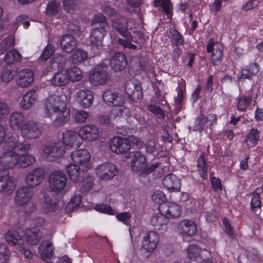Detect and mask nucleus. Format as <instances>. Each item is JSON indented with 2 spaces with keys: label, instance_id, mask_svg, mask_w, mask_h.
I'll list each match as a JSON object with an SVG mask.
<instances>
[{
  "label": "nucleus",
  "instance_id": "nucleus-13",
  "mask_svg": "<svg viewBox=\"0 0 263 263\" xmlns=\"http://www.w3.org/2000/svg\"><path fill=\"white\" fill-rule=\"evenodd\" d=\"M33 195L32 191L27 187H22L16 191L14 200L18 205L31 206L32 208L30 212H32L35 210V206L31 201Z\"/></svg>",
  "mask_w": 263,
  "mask_h": 263
},
{
  "label": "nucleus",
  "instance_id": "nucleus-47",
  "mask_svg": "<svg viewBox=\"0 0 263 263\" xmlns=\"http://www.w3.org/2000/svg\"><path fill=\"white\" fill-rule=\"evenodd\" d=\"M41 206L42 211L45 214L53 212L56 209L55 203L45 195L44 196V201L41 204Z\"/></svg>",
  "mask_w": 263,
  "mask_h": 263
},
{
  "label": "nucleus",
  "instance_id": "nucleus-39",
  "mask_svg": "<svg viewBox=\"0 0 263 263\" xmlns=\"http://www.w3.org/2000/svg\"><path fill=\"white\" fill-rule=\"evenodd\" d=\"M41 237L40 232L37 230H32L31 229H28L26 231L25 234V239L27 243L29 245H37Z\"/></svg>",
  "mask_w": 263,
  "mask_h": 263
},
{
  "label": "nucleus",
  "instance_id": "nucleus-2",
  "mask_svg": "<svg viewBox=\"0 0 263 263\" xmlns=\"http://www.w3.org/2000/svg\"><path fill=\"white\" fill-rule=\"evenodd\" d=\"M64 95H50L44 102V113L55 126H61L70 118V109L67 107Z\"/></svg>",
  "mask_w": 263,
  "mask_h": 263
},
{
  "label": "nucleus",
  "instance_id": "nucleus-27",
  "mask_svg": "<svg viewBox=\"0 0 263 263\" xmlns=\"http://www.w3.org/2000/svg\"><path fill=\"white\" fill-rule=\"evenodd\" d=\"M164 186L170 192L179 191L181 180L176 175L171 174L164 177L163 180Z\"/></svg>",
  "mask_w": 263,
  "mask_h": 263
},
{
  "label": "nucleus",
  "instance_id": "nucleus-56",
  "mask_svg": "<svg viewBox=\"0 0 263 263\" xmlns=\"http://www.w3.org/2000/svg\"><path fill=\"white\" fill-rule=\"evenodd\" d=\"M54 52V46L52 44H48L42 52L39 60L42 62L46 61L53 54Z\"/></svg>",
  "mask_w": 263,
  "mask_h": 263
},
{
  "label": "nucleus",
  "instance_id": "nucleus-14",
  "mask_svg": "<svg viewBox=\"0 0 263 263\" xmlns=\"http://www.w3.org/2000/svg\"><path fill=\"white\" fill-rule=\"evenodd\" d=\"M44 171L40 167L29 171L25 176V183L27 187L33 189L37 186L44 180Z\"/></svg>",
  "mask_w": 263,
  "mask_h": 263
},
{
  "label": "nucleus",
  "instance_id": "nucleus-61",
  "mask_svg": "<svg viewBox=\"0 0 263 263\" xmlns=\"http://www.w3.org/2000/svg\"><path fill=\"white\" fill-rule=\"evenodd\" d=\"M131 217L129 212H121L116 215V218L125 225H129Z\"/></svg>",
  "mask_w": 263,
  "mask_h": 263
},
{
  "label": "nucleus",
  "instance_id": "nucleus-58",
  "mask_svg": "<svg viewBox=\"0 0 263 263\" xmlns=\"http://www.w3.org/2000/svg\"><path fill=\"white\" fill-rule=\"evenodd\" d=\"M59 8L60 5L57 2H49L47 6V14L51 16L55 15L58 13Z\"/></svg>",
  "mask_w": 263,
  "mask_h": 263
},
{
  "label": "nucleus",
  "instance_id": "nucleus-32",
  "mask_svg": "<svg viewBox=\"0 0 263 263\" xmlns=\"http://www.w3.org/2000/svg\"><path fill=\"white\" fill-rule=\"evenodd\" d=\"M76 40L71 35L65 34L60 40V46L66 52H70L77 46Z\"/></svg>",
  "mask_w": 263,
  "mask_h": 263
},
{
  "label": "nucleus",
  "instance_id": "nucleus-25",
  "mask_svg": "<svg viewBox=\"0 0 263 263\" xmlns=\"http://www.w3.org/2000/svg\"><path fill=\"white\" fill-rule=\"evenodd\" d=\"M112 26L123 37L128 40L133 39V36L127 30V22L124 17L119 16L118 18L113 19Z\"/></svg>",
  "mask_w": 263,
  "mask_h": 263
},
{
  "label": "nucleus",
  "instance_id": "nucleus-17",
  "mask_svg": "<svg viewBox=\"0 0 263 263\" xmlns=\"http://www.w3.org/2000/svg\"><path fill=\"white\" fill-rule=\"evenodd\" d=\"M217 122L216 116L215 114H209L207 116L201 115L195 120L193 128L194 131L201 132L205 127L211 128Z\"/></svg>",
  "mask_w": 263,
  "mask_h": 263
},
{
  "label": "nucleus",
  "instance_id": "nucleus-64",
  "mask_svg": "<svg viewBox=\"0 0 263 263\" xmlns=\"http://www.w3.org/2000/svg\"><path fill=\"white\" fill-rule=\"evenodd\" d=\"M82 197L80 195H74L68 202L67 207L73 209L79 206L81 202Z\"/></svg>",
  "mask_w": 263,
  "mask_h": 263
},
{
  "label": "nucleus",
  "instance_id": "nucleus-52",
  "mask_svg": "<svg viewBox=\"0 0 263 263\" xmlns=\"http://www.w3.org/2000/svg\"><path fill=\"white\" fill-rule=\"evenodd\" d=\"M93 182L90 176L85 177L80 184V190L82 193H86L91 190Z\"/></svg>",
  "mask_w": 263,
  "mask_h": 263
},
{
  "label": "nucleus",
  "instance_id": "nucleus-50",
  "mask_svg": "<svg viewBox=\"0 0 263 263\" xmlns=\"http://www.w3.org/2000/svg\"><path fill=\"white\" fill-rule=\"evenodd\" d=\"M65 62V58L60 54L55 55L50 60V67L53 70L62 68Z\"/></svg>",
  "mask_w": 263,
  "mask_h": 263
},
{
  "label": "nucleus",
  "instance_id": "nucleus-33",
  "mask_svg": "<svg viewBox=\"0 0 263 263\" xmlns=\"http://www.w3.org/2000/svg\"><path fill=\"white\" fill-rule=\"evenodd\" d=\"M259 70V66L257 64L253 63L249 66H245L240 70L239 79H251L253 75H256Z\"/></svg>",
  "mask_w": 263,
  "mask_h": 263
},
{
  "label": "nucleus",
  "instance_id": "nucleus-21",
  "mask_svg": "<svg viewBox=\"0 0 263 263\" xmlns=\"http://www.w3.org/2000/svg\"><path fill=\"white\" fill-rule=\"evenodd\" d=\"M159 210L168 220L170 218H175L179 217L181 213V207L178 204L173 202H165L159 205Z\"/></svg>",
  "mask_w": 263,
  "mask_h": 263
},
{
  "label": "nucleus",
  "instance_id": "nucleus-4",
  "mask_svg": "<svg viewBox=\"0 0 263 263\" xmlns=\"http://www.w3.org/2000/svg\"><path fill=\"white\" fill-rule=\"evenodd\" d=\"M132 170L136 173L146 174L151 173L157 168V164H153L149 168L147 167L146 159L143 154L139 151H135L130 153Z\"/></svg>",
  "mask_w": 263,
  "mask_h": 263
},
{
  "label": "nucleus",
  "instance_id": "nucleus-26",
  "mask_svg": "<svg viewBox=\"0 0 263 263\" xmlns=\"http://www.w3.org/2000/svg\"><path fill=\"white\" fill-rule=\"evenodd\" d=\"M107 28L103 26L92 30L90 35V41L93 46L99 48L102 46L103 39L107 32Z\"/></svg>",
  "mask_w": 263,
  "mask_h": 263
},
{
  "label": "nucleus",
  "instance_id": "nucleus-40",
  "mask_svg": "<svg viewBox=\"0 0 263 263\" xmlns=\"http://www.w3.org/2000/svg\"><path fill=\"white\" fill-rule=\"evenodd\" d=\"M22 59V55L16 49H13L5 54L4 59L8 65H12L19 62Z\"/></svg>",
  "mask_w": 263,
  "mask_h": 263
},
{
  "label": "nucleus",
  "instance_id": "nucleus-7",
  "mask_svg": "<svg viewBox=\"0 0 263 263\" xmlns=\"http://www.w3.org/2000/svg\"><path fill=\"white\" fill-rule=\"evenodd\" d=\"M160 242L159 234L151 231L144 234L141 240V250L145 253L151 254L158 247Z\"/></svg>",
  "mask_w": 263,
  "mask_h": 263
},
{
  "label": "nucleus",
  "instance_id": "nucleus-12",
  "mask_svg": "<svg viewBox=\"0 0 263 263\" xmlns=\"http://www.w3.org/2000/svg\"><path fill=\"white\" fill-rule=\"evenodd\" d=\"M101 135V132L97 126L93 124H86L81 126L79 130V136L81 140L87 142L97 140Z\"/></svg>",
  "mask_w": 263,
  "mask_h": 263
},
{
  "label": "nucleus",
  "instance_id": "nucleus-41",
  "mask_svg": "<svg viewBox=\"0 0 263 263\" xmlns=\"http://www.w3.org/2000/svg\"><path fill=\"white\" fill-rule=\"evenodd\" d=\"M259 138V132L252 128L247 134L245 142L249 147H253L257 143Z\"/></svg>",
  "mask_w": 263,
  "mask_h": 263
},
{
  "label": "nucleus",
  "instance_id": "nucleus-11",
  "mask_svg": "<svg viewBox=\"0 0 263 263\" xmlns=\"http://www.w3.org/2000/svg\"><path fill=\"white\" fill-rule=\"evenodd\" d=\"M97 177L101 180H109L118 174V168L115 164L106 162L98 165L95 169Z\"/></svg>",
  "mask_w": 263,
  "mask_h": 263
},
{
  "label": "nucleus",
  "instance_id": "nucleus-55",
  "mask_svg": "<svg viewBox=\"0 0 263 263\" xmlns=\"http://www.w3.org/2000/svg\"><path fill=\"white\" fill-rule=\"evenodd\" d=\"M10 112L9 105L4 101H0V122L6 119Z\"/></svg>",
  "mask_w": 263,
  "mask_h": 263
},
{
  "label": "nucleus",
  "instance_id": "nucleus-20",
  "mask_svg": "<svg viewBox=\"0 0 263 263\" xmlns=\"http://www.w3.org/2000/svg\"><path fill=\"white\" fill-rule=\"evenodd\" d=\"M21 136L25 139H36L41 135V131L34 122L28 121L20 130Z\"/></svg>",
  "mask_w": 263,
  "mask_h": 263
},
{
  "label": "nucleus",
  "instance_id": "nucleus-44",
  "mask_svg": "<svg viewBox=\"0 0 263 263\" xmlns=\"http://www.w3.org/2000/svg\"><path fill=\"white\" fill-rule=\"evenodd\" d=\"M167 33L168 37L176 46L183 45L184 43L183 37L177 30L171 29L167 32Z\"/></svg>",
  "mask_w": 263,
  "mask_h": 263
},
{
  "label": "nucleus",
  "instance_id": "nucleus-23",
  "mask_svg": "<svg viewBox=\"0 0 263 263\" xmlns=\"http://www.w3.org/2000/svg\"><path fill=\"white\" fill-rule=\"evenodd\" d=\"M28 121L25 115L19 111L12 112L9 119L10 127L13 130H20Z\"/></svg>",
  "mask_w": 263,
  "mask_h": 263
},
{
  "label": "nucleus",
  "instance_id": "nucleus-45",
  "mask_svg": "<svg viewBox=\"0 0 263 263\" xmlns=\"http://www.w3.org/2000/svg\"><path fill=\"white\" fill-rule=\"evenodd\" d=\"M252 98L250 96L240 97L237 101V109L240 111H245L251 106Z\"/></svg>",
  "mask_w": 263,
  "mask_h": 263
},
{
  "label": "nucleus",
  "instance_id": "nucleus-60",
  "mask_svg": "<svg viewBox=\"0 0 263 263\" xmlns=\"http://www.w3.org/2000/svg\"><path fill=\"white\" fill-rule=\"evenodd\" d=\"M92 25L99 24L100 27L104 26V27H108V24L106 22V17L101 14H98L93 16L91 20Z\"/></svg>",
  "mask_w": 263,
  "mask_h": 263
},
{
  "label": "nucleus",
  "instance_id": "nucleus-57",
  "mask_svg": "<svg viewBox=\"0 0 263 263\" xmlns=\"http://www.w3.org/2000/svg\"><path fill=\"white\" fill-rule=\"evenodd\" d=\"M89 117V114L84 110H77L74 113V118L76 122L83 123Z\"/></svg>",
  "mask_w": 263,
  "mask_h": 263
},
{
  "label": "nucleus",
  "instance_id": "nucleus-48",
  "mask_svg": "<svg viewBox=\"0 0 263 263\" xmlns=\"http://www.w3.org/2000/svg\"><path fill=\"white\" fill-rule=\"evenodd\" d=\"M155 6H161L168 17L172 16V5L170 0H155Z\"/></svg>",
  "mask_w": 263,
  "mask_h": 263
},
{
  "label": "nucleus",
  "instance_id": "nucleus-34",
  "mask_svg": "<svg viewBox=\"0 0 263 263\" xmlns=\"http://www.w3.org/2000/svg\"><path fill=\"white\" fill-rule=\"evenodd\" d=\"M69 83L77 82L81 80L84 77V72L77 66H72L70 68L65 69Z\"/></svg>",
  "mask_w": 263,
  "mask_h": 263
},
{
  "label": "nucleus",
  "instance_id": "nucleus-18",
  "mask_svg": "<svg viewBox=\"0 0 263 263\" xmlns=\"http://www.w3.org/2000/svg\"><path fill=\"white\" fill-rule=\"evenodd\" d=\"M34 81L33 71L28 68L21 70L17 73L16 83L18 86L22 88L29 87Z\"/></svg>",
  "mask_w": 263,
  "mask_h": 263
},
{
  "label": "nucleus",
  "instance_id": "nucleus-28",
  "mask_svg": "<svg viewBox=\"0 0 263 263\" xmlns=\"http://www.w3.org/2000/svg\"><path fill=\"white\" fill-rule=\"evenodd\" d=\"M37 99V94L35 90L31 89L26 92L20 102V106L23 109L30 108Z\"/></svg>",
  "mask_w": 263,
  "mask_h": 263
},
{
  "label": "nucleus",
  "instance_id": "nucleus-5",
  "mask_svg": "<svg viewBox=\"0 0 263 263\" xmlns=\"http://www.w3.org/2000/svg\"><path fill=\"white\" fill-rule=\"evenodd\" d=\"M108 68L104 63L99 64L91 71L89 77L90 84L95 86L105 85L110 80Z\"/></svg>",
  "mask_w": 263,
  "mask_h": 263
},
{
  "label": "nucleus",
  "instance_id": "nucleus-51",
  "mask_svg": "<svg viewBox=\"0 0 263 263\" xmlns=\"http://www.w3.org/2000/svg\"><path fill=\"white\" fill-rule=\"evenodd\" d=\"M15 40L13 36H9L5 38L0 44V55L7 51L9 48L14 47Z\"/></svg>",
  "mask_w": 263,
  "mask_h": 263
},
{
  "label": "nucleus",
  "instance_id": "nucleus-30",
  "mask_svg": "<svg viewBox=\"0 0 263 263\" xmlns=\"http://www.w3.org/2000/svg\"><path fill=\"white\" fill-rule=\"evenodd\" d=\"M169 222L168 218L160 212L154 214L151 218L150 223L157 230H165Z\"/></svg>",
  "mask_w": 263,
  "mask_h": 263
},
{
  "label": "nucleus",
  "instance_id": "nucleus-10",
  "mask_svg": "<svg viewBox=\"0 0 263 263\" xmlns=\"http://www.w3.org/2000/svg\"><path fill=\"white\" fill-rule=\"evenodd\" d=\"M67 180L63 172L55 171L51 173L48 178L50 190L54 192H61L65 187Z\"/></svg>",
  "mask_w": 263,
  "mask_h": 263
},
{
  "label": "nucleus",
  "instance_id": "nucleus-6",
  "mask_svg": "<svg viewBox=\"0 0 263 263\" xmlns=\"http://www.w3.org/2000/svg\"><path fill=\"white\" fill-rule=\"evenodd\" d=\"M65 153L60 142L45 144L42 149V156L48 161H54L62 158Z\"/></svg>",
  "mask_w": 263,
  "mask_h": 263
},
{
  "label": "nucleus",
  "instance_id": "nucleus-19",
  "mask_svg": "<svg viewBox=\"0 0 263 263\" xmlns=\"http://www.w3.org/2000/svg\"><path fill=\"white\" fill-rule=\"evenodd\" d=\"M62 144L70 147H79L82 143L79 136V132L73 130H67L62 133Z\"/></svg>",
  "mask_w": 263,
  "mask_h": 263
},
{
  "label": "nucleus",
  "instance_id": "nucleus-29",
  "mask_svg": "<svg viewBox=\"0 0 263 263\" xmlns=\"http://www.w3.org/2000/svg\"><path fill=\"white\" fill-rule=\"evenodd\" d=\"M127 64V61L125 55L120 52L115 53L110 62L111 68L116 72L123 70Z\"/></svg>",
  "mask_w": 263,
  "mask_h": 263
},
{
  "label": "nucleus",
  "instance_id": "nucleus-54",
  "mask_svg": "<svg viewBox=\"0 0 263 263\" xmlns=\"http://www.w3.org/2000/svg\"><path fill=\"white\" fill-rule=\"evenodd\" d=\"M95 209L99 212L109 215H114L117 213L116 211L107 204L101 203L97 204Z\"/></svg>",
  "mask_w": 263,
  "mask_h": 263
},
{
  "label": "nucleus",
  "instance_id": "nucleus-62",
  "mask_svg": "<svg viewBox=\"0 0 263 263\" xmlns=\"http://www.w3.org/2000/svg\"><path fill=\"white\" fill-rule=\"evenodd\" d=\"M14 77L13 70L9 69H4L1 74V79L4 83H9Z\"/></svg>",
  "mask_w": 263,
  "mask_h": 263
},
{
  "label": "nucleus",
  "instance_id": "nucleus-42",
  "mask_svg": "<svg viewBox=\"0 0 263 263\" xmlns=\"http://www.w3.org/2000/svg\"><path fill=\"white\" fill-rule=\"evenodd\" d=\"M130 69L137 74L144 70V65L138 57H132L129 62Z\"/></svg>",
  "mask_w": 263,
  "mask_h": 263
},
{
  "label": "nucleus",
  "instance_id": "nucleus-24",
  "mask_svg": "<svg viewBox=\"0 0 263 263\" xmlns=\"http://www.w3.org/2000/svg\"><path fill=\"white\" fill-rule=\"evenodd\" d=\"M94 95L92 91L87 89H82L77 93V100L79 104L84 108L91 106L93 102Z\"/></svg>",
  "mask_w": 263,
  "mask_h": 263
},
{
  "label": "nucleus",
  "instance_id": "nucleus-1",
  "mask_svg": "<svg viewBox=\"0 0 263 263\" xmlns=\"http://www.w3.org/2000/svg\"><path fill=\"white\" fill-rule=\"evenodd\" d=\"M30 144L27 141H20L18 137H8L0 156V164L5 169L0 170V193L6 195L12 194L16 186L14 179L9 175L7 168H25L35 162V157L28 154Z\"/></svg>",
  "mask_w": 263,
  "mask_h": 263
},
{
  "label": "nucleus",
  "instance_id": "nucleus-35",
  "mask_svg": "<svg viewBox=\"0 0 263 263\" xmlns=\"http://www.w3.org/2000/svg\"><path fill=\"white\" fill-rule=\"evenodd\" d=\"M51 83L53 85L59 87L68 84L69 81L65 69L56 72L51 78Z\"/></svg>",
  "mask_w": 263,
  "mask_h": 263
},
{
  "label": "nucleus",
  "instance_id": "nucleus-37",
  "mask_svg": "<svg viewBox=\"0 0 263 263\" xmlns=\"http://www.w3.org/2000/svg\"><path fill=\"white\" fill-rule=\"evenodd\" d=\"M202 249L195 245L189 246L186 249L187 255L192 262H199L201 259Z\"/></svg>",
  "mask_w": 263,
  "mask_h": 263
},
{
  "label": "nucleus",
  "instance_id": "nucleus-36",
  "mask_svg": "<svg viewBox=\"0 0 263 263\" xmlns=\"http://www.w3.org/2000/svg\"><path fill=\"white\" fill-rule=\"evenodd\" d=\"M5 238L8 244L10 246L17 245L21 246L24 244V240L15 231H8L5 235Z\"/></svg>",
  "mask_w": 263,
  "mask_h": 263
},
{
  "label": "nucleus",
  "instance_id": "nucleus-9",
  "mask_svg": "<svg viewBox=\"0 0 263 263\" xmlns=\"http://www.w3.org/2000/svg\"><path fill=\"white\" fill-rule=\"evenodd\" d=\"M110 151L118 155L127 153L131 148L130 141L128 138L115 136L108 142Z\"/></svg>",
  "mask_w": 263,
  "mask_h": 263
},
{
  "label": "nucleus",
  "instance_id": "nucleus-63",
  "mask_svg": "<svg viewBox=\"0 0 263 263\" xmlns=\"http://www.w3.org/2000/svg\"><path fill=\"white\" fill-rule=\"evenodd\" d=\"M10 252L7 247L4 243H0V263L7 261V259L10 255Z\"/></svg>",
  "mask_w": 263,
  "mask_h": 263
},
{
  "label": "nucleus",
  "instance_id": "nucleus-15",
  "mask_svg": "<svg viewBox=\"0 0 263 263\" xmlns=\"http://www.w3.org/2000/svg\"><path fill=\"white\" fill-rule=\"evenodd\" d=\"M206 50L208 52H211V61L213 64L219 65L223 57L222 46L217 43H214L213 39H210L208 41L206 46Z\"/></svg>",
  "mask_w": 263,
  "mask_h": 263
},
{
  "label": "nucleus",
  "instance_id": "nucleus-49",
  "mask_svg": "<svg viewBox=\"0 0 263 263\" xmlns=\"http://www.w3.org/2000/svg\"><path fill=\"white\" fill-rule=\"evenodd\" d=\"M251 206L252 210L256 215L260 213L261 202L260 195L258 193H254L251 201Z\"/></svg>",
  "mask_w": 263,
  "mask_h": 263
},
{
  "label": "nucleus",
  "instance_id": "nucleus-3",
  "mask_svg": "<svg viewBox=\"0 0 263 263\" xmlns=\"http://www.w3.org/2000/svg\"><path fill=\"white\" fill-rule=\"evenodd\" d=\"M102 98L105 102L109 106L116 107L111 110V114L115 117H128L129 116V109L124 106L125 98L121 93L115 90L107 89L103 92Z\"/></svg>",
  "mask_w": 263,
  "mask_h": 263
},
{
  "label": "nucleus",
  "instance_id": "nucleus-8",
  "mask_svg": "<svg viewBox=\"0 0 263 263\" xmlns=\"http://www.w3.org/2000/svg\"><path fill=\"white\" fill-rule=\"evenodd\" d=\"M70 158L72 163L81 166L83 171H86L91 167V156L86 149H80L72 152L70 155Z\"/></svg>",
  "mask_w": 263,
  "mask_h": 263
},
{
  "label": "nucleus",
  "instance_id": "nucleus-31",
  "mask_svg": "<svg viewBox=\"0 0 263 263\" xmlns=\"http://www.w3.org/2000/svg\"><path fill=\"white\" fill-rule=\"evenodd\" d=\"M39 252L42 259L48 262L53 254V247L52 243L49 241L42 242L39 247Z\"/></svg>",
  "mask_w": 263,
  "mask_h": 263
},
{
  "label": "nucleus",
  "instance_id": "nucleus-16",
  "mask_svg": "<svg viewBox=\"0 0 263 263\" xmlns=\"http://www.w3.org/2000/svg\"><path fill=\"white\" fill-rule=\"evenodd\" d=\"M124 90L129 99L134 102H137L142 98L141 86L136 81H127L125 83Z\"/></svg>",
  "mask_w": 263,
  "mask_h": 263
},
{
  "label": "nucleus",
  "instance_id": "nucleus-38",
  "mask_svg": "<svg viewBox=\"0 0 263 263\" xmlns=\"http://www.w3.org/2000/svg\"><path fill=\"white\" fill-rule=\"evenodd\" d=\"M80 167L74 163H71L66 166V172L71 181L74 183L78 182L80 179L81 175Z\"/></svg>",
  "mask_w": 263,
  "mask_h": 263
},
{
  "label": "nucleus",
  "instance_id": "nucleus-59",
  "mask_svg": "<svg viewBox=\"0 0 263 263\" xmlns=\"http://www.w3.org/2000/svg\"><path fill=\"white\" fill-rule=\"evenodd\" d=\"M152 199L154 202L159 204L160 205L165 203L164 201L166 199L165 195L161 191H155L152 197Z\"/></svg>",
  "mask_w": 263,
  "mask_h": 263
},
{
  "label": "nucleus",
  "instance_id": "nucleus-53",
  "mask_svg": "<svg viewBox=\"0 0 263 263\" xmlns=\"http://www.w3.org/2000/svg\"><path fill=\"white\" fill-rule=\"evenodd\" d=\"M157 141V138L153 136H152L148 138L145 144L146 152L152 153L156 151Z\"/></svg>",
  "mask_w": 263,
  "mask_h": 263
},
{
  "label": "nucleus",
  "instance_id": "nucleus-46",
  "mask_svg": "<svg viewBox=\"0 0 263 263\" xmlns=\"http://www.w3.org/2000/svg\"><path fill=\"white\" fill-rule=\"evenodd\" d=\"M197 170L203 179L207 178L208 167L203 154H201L198 159Z\"/></svg>",
  "mask_w": 263,
  "mask_h": 263
},
{
  "label": "nucleus",
  "instance_id": "nucleus-43",
  "mask_svg": "<svg viewBox=\"0 0 263 263\" xmlns=\"http://www.w3.org/2000/svg\"><path fill=\"white\" fill-rule=\"evenodd\" d=\"M88 58L86 52L83 50L77 49L70 57V61L73 64L83 63Z\"/></svg>",
  "mask_w": 263,
  "mask_h": 263
},
{
  "label": "nucleus",
  "instance_id": "nucleus-22",
  "mask_svg": "<svg viewBox=\"0 0 263 263\" xmlns=\"http://www.w3.org/2000/svg\"><path fill=\"white\" fill-rule=\"evenodd\" d=\"M177 230L183 236L190 237L196 233L197 226L194 221L183 219L177 223Z\"/></svg>",
  "mask_w": 263,
  "mask_h": 263
}]
</instances>
